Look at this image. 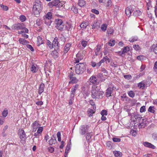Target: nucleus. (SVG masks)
Wrapping results in <instances>:
<instances>
[{
	"label": "nucleus",
	"instance_id": "1",
	"mask_svg": "<svg viewBox=\"0 0 157 157\" xmlns=\"http://www.w3.org/2000/svg\"><path fill=\"white\" fill-rule=\"evenodd\" d=\"M91 93V96L93 99L101 98L104 95V92L101 91L98 87L95 85L92 86Z\"/></svg>",
	"mask_w": 157,
	"mask_h": 157
},
{
	"label": "nucleus",
	"instance_id": "2",
	"mask_svg": "<svg viewBox=\"0 0 157 157\" xmlns=\"http://www.w3.org/2000/svg\"><path fill=\"white\" fill-rule=\"evenodd\" d=\"M42 3L39 0L35 2L33 5V12L36 17H38L42 10Z\"/></svg>",
	"mask_w": 157,
	"mask_h": 157
},
{
	"label": "nucleus",
	"instance_id": "3",
	"mask_svg": "<svg viewBox=\"0 0 157 157\" xmlns=\"http://www.w3.org/2000/svg\"><path fill=\"white\" fill-rule=\"evenodd\" d=\"M86 70V66L83 63H80L76 65L75 71L78 75L82 74Z\"/></svg>",
	"mask_w": 157,
	"mask_h": 157
},
{
	"label": "nucleus",
	"instance_id": "4",
	"mask_svg": "<svg viewBox=\"0 0 157 157\" xmlns=\"http://www.w3.org/2000/svg\"><path fill=\"white\" fill-rule=\"evenodd\" d=\"M90 82H87L85 84L84 86L82 87V90L84 95H85L86 96H88L90 94L89 91V89L90 88Z\"/></svg>",
	"mask_w": 157,
	"mask_h": 157
},
{
	"label": "nucleus",
	"instance_id": "5",
	"mask_svg": "<svg viewBox=\"0 0 157 157\" xmlns=\"http://www.w3.org/2000/svg\"><path fill=\"white\" fill-rule=\"evenodd\" d=\"M18 134L21 139V143L23 144H24L26 137V134L24 130L22 128L19 129L18 130Z\"/></svg>",
	"mask_w": 157,
	"mask_h": 157
},
{
	"label": "nucleus",
	"instance_id": "6",
	"mask_svg": "<svg viewBox=\"0 0 157 157\" xmlns=\"http://www.w3.org/2000/svg\"><path fill=\"white\" fill-rule=\"evenodd\" d=\"M56 27L59 30H63L64 28V25L63 21L60 19H55Z\"/></svg>",
	"mask_w": 157,
	"mask_h": 157
},
{
	"label": "nucleus",
	"instance_id": "7",
	"mask_svg": "<svg viewBox=\"0 0 157 157\" xmlns=\"http://www.w3.org/2000/svg\"><path fill=\"white\" fill-rule=\"evenodd\" d=\"M89 128L88 125L86 124L81 125L79 128V133L82 135H85Z\"/></svg>",
	"mask_w": 157,
	"mask_h": 157
},
{
	"label": "nucleus",
	"instance_id": "8",
	"mask_svg": "<svg viewBox=\"0 0 157 157\" xmlns=\"http://www.w3.org/2000/svg\"><path fill=\"white\" fill-rule=\"evenodd\" d=\"M135 8V6L134 5H132L127 7L125 9V14L128 17L130 16L131 15L132 13L134 11Z\"/></svg>",
	"mask_w": 157,
	"mask_h": 157
},
{
	"label": "nucleus",
	"instance_id": "9",
	"mask_svg": "<svg viewBox=\"0 0 157 157\" xmlns=\"http://www.w3.org/2000/svg\"><path fill=\"white\" fill-rule=\"evenodd\" d=\"M52 17V13L49 12L47 13L45 16V23L48 25H50L51 23L50 20Z\"/></svg>",
	"mask_w": 157,
	"mask_h": 157
},
{
	"label": "nucleus",
	"instance_id": "10",
	"mask_svg": "<svg viewBox=\"0 0 157 157\" xmlns=\"http://www.w3.org/2000/svg\"><path fill=\"white\" fill-rule=\"evenodd\" d=\"M114 86L111 85L107 89L105 93V95L107 97H109L111 96L112 92L114 90Z\"/></svg>",
	"mask_w": 157,
	"mask_h": 157
},
{
	"label": "nucleus",
	"instance_id": "11",
	"mask_svg": "<svg viewBox=\"0 0 157 157\" xmlns=\"http://www.w3.org/2000/svg\"><path fill=\"white\" fill-rule=\"evenodd\" d=\"M23 24L19 23L15 24L13 25L11 27L12 29H16L17 30L21 29L23 28Z\"/></svg>",
	"mask_w": 157,
	"mask_h": 157
},
{
	"label": "nucleus",
	"instance_id": "12",
	"mask_svg": "<svg viewBox=\"0 0 157 157\" xmlns=\"http://www.w3.org/2000/svg\"><path fill=\"white\" fill-rule=\"evenodd\" d=\"M59 2V0H53L51 2H49L48 5L50 8H52L54 6L56 7Z\"/></svg>",
	"mask_w": 157,
	"mask_h": 157
},
{
	"label": "nucleus",
	"instance_id": "13",
	"mask_svg": "<svg viewBox=\"0 0 157 157\" xmlns=\"http://www.w3.org/2000/svg\"><path fill=\"white\" fill-rule=\"evenodd\" d=\"M89 82L92 83L94 84H97L98 83L97 78L94 76H91L89 79ZM89 82V81H88Z\"/></svg>",
	"mask_w": 157,
	"mask_h": 157
},
{
	"label": "nucleus",
	"instance_id": "14",
	"mask_svg": "<svg viewBox=\"0 0 157 157\" xmlns=\"http://www.w3.org/2000/svg\"><path fill=\"white\" fill-rule=\"evenodd\" d=\"M58 38L57 37H56L53 41L52 44L53 45V48H55V49H58Z\"/></svg>",
	"mask_w": 157,
	"mask_h": 157
},
{
	"label": "nucleus",
	"instance_id": "15",
	"mask_svg": "<svg viewBox=\"0 0 157 157\" xmlns=\"http://www.w3.org/2000/svg\"><path fill=\"white\" fill-rule=\"evenodd\" d=\"M100 22L98 21H94L93 23H92L91 26H92V29L96 28L98 29L100 27Z\"/></svg>",
	"mask_w": 157,
	"mask_h": 157
},
{
	"label": "nucleus",
	"instance_id": "16",
	"mask_svg": "<svg viewBox=\"0 0 157 157\" xmlns=\"http://www.w3.org/2000/svg\"><path fill=\"white\" fill-rule=\"evenodd\" d=\"M132 117H134L135 118V120H133V121H140L142 117L140 115L137 114V113H135L133 114L132 116Z\"/></svg>",
	"mask_w": 157,
	"mask_h": 157
},
{
	"label": "nucleus",
	"instance_id": "17",
	"mask_svg": "<svg viewBox=\"0 0 157 157\" xmlns=\"http://www.w3.org/2000/svg\"><path fill=\"white\" fill-rule=\"evenodd\" d=\"M143 145L145 147H149L151 148L154 149L155 148V146L152 144H151L147 142H145L143 143Z\"/></svg>",
	"mask_w": 157,
	"mask_h": 157
},
{
	"label": "nucleus",
	"instance_id": "18",
	"mask_svg": "<svg viewBox=\"0 0 157 157\" xmlns=\"http://www.w3.org/2000/svg\"><path fill=\"white\" fill-rule=\"evenodd\" d=\"M45 87V85L44 83H42L40 85L38 89V94H41L44 91Z\"/></svg>",
	"mask_w": 157,
	"mask_h": 157
},
{
	"label": "nucleus",
	"instance_id": "19",
	"mask_svg": "<svg viewBox=\"0 0 157 157\" xmlns=\"http://www.w3.org/2000/svg\"><path fill=\"white\" fill-rule=\"evenodd\" d=\"M56 141V135H53L51 137V139L48 141L49 144L50 145H52L55 144Z\"/></svg>",
	"mask_w": 157,
	"mask_h": 157
},
{
	"label": "nucleus",
	"instance_id": "20",
	"mask_svg": "<svg viewBox=\"0 0 157 157\" xmlns=\"http://www.w3.org/2000/svg\"><path fill=\"white\" fill-rule=\"evenodd\" d=\"M51 55L55 59H56L58 57V53L56 50L53 51L51 53Z\"/></svg>",
	"mask_w": 157,
	"mask_h": 157
},
{
	"label": "nucleus",
	"instance_id": "21",
	"mask_svg": "<svg viewBox=\"0 0 157 157\" xmlns=\"http://www.w3.org/2000/svg\"><path fill=\"white\" fill-rule=\"evenodd\" d=\"M19 41L20 44L23 45H26L29 43V42L23 38H20L19 39Z\"/></svg>",
	"mask_w": 157,
	"mask_h": 157
},
{
	"label": "nucleus",
	"instance_id": "22",
	"mask_svg": "<svg viewBox=\"0 0 157 157\" xmlns=\"http://www.w3.org/2000/svg\"><path fill=\"white\" fill-rule=\"evenodd\" d=\"M71 44L69 43L67 44L64 47V53H67L69 50Z\"/></svg>",
	"mask_w": 157,
	"mask_h": 157
},
{
	"label": "nucleus",
	"instance_id": "23",
	"mask_svg": "<svg viewBox=\"0 0 157 157\" xmlns=\"http://www.w3.org/2000/svg\"><path fill=\"white\" fill-rule=\"evenodd\" d=\"M40 126L39 124L36 121H35L32 124V126L33 129V131L35 129V131H36V129L38 128Z\"/></svg>",
	"mask_w": 157,
	"mask_h": 157
},
{
	"label": "nucleus",
	"instance_id": "24",
	"mask_svg": "<svg viewBox=\"0 0 157 157\" xmlns=\"http://www.w3.org/2000/svg\"><path fill=\"white\" fill-rule=\"evenodd\" d=\"M37 44L38 46H39L41 44L43 43V40H42V37L40 36L37 37Z\"/></svg>",
	"mask_w": 157,
	"mask_h": 157
},
{
	"label": "nucleus",
	"instance_id": "25",
	"mask_svg": "<svg viewBox=\"0 0 157 157\" xmlns=\"http://www.w3.org/2000/svg\"><path fill=\"white\" fill-rule=\"evenodd\" d=\"M31 71L33 73L36 72L37 71V66L36 64H33L31 68Z\"/></svg>",
	"mask_w": 157,
	"mask_h": 157
},
{
	"label": "nucleus",
	"instance_id": "26",
	"mask_svg": "<svg viewBox=\"0 0 157 157\" xmlns=\"http://www.w3.org/2000/svg\"><path fill=\"white\" fill-rule=\"evenodd\" d=\"M133 15L135 17H138L141 15V12L139 10H136L134 11Z\"/></svg>",
	"mask_w": 157,
	"mask_h": 157
},
{
	"label": "nucleus",
	"instance_id": "27",
	"mask_svg": "<svg viewBox=\"0 0 157 157\" xmlns=\"http://www.w3.org/2000/svg\"><path fill=\"white\" fill-rule=\"evenodd\" d=\"M86 4L84 0H79L78 2V5L81 7L84 6Z\"/></svg>",
	"mask_w": 157,
	"mask_h": 157
},
{
	"label": "nucleus",
	"instance_id": "28",
	"mask_svg": "<svg viewBox=\"0 0 157 157\" xmlns=\"http://www.w3.org/2000/svg\"><path fill=\"white\" fill-rule=\"evenodd\" d=\"M79 87V85L78 84H76L71 88V92L75 93L76 90L78 89Z\"/></svg>",
	"mask_w": 157,
	"mask_h": 157
},
{
	"label": "nucleus",
	"instance_id": "29",
	"mask_svg": "<svg viewBox=\"0 0 157 157\" xmlns=\"http://www.w3.org/2000/svg\"><path fill=\"white\" fill-rule=\"evenodd\" d=\"M115 157L121 156L122 155V153L121 152L118 151H115L113 152Z\"/></svg>",
	"mask_w": 157,
	"mask_h": 157
},
{
	"label": "nucleus",
	"instance_id": "30",
	"mask_svg": "<svg viewBox=\"0 0 157 157\" xmlns=\"http://www.w3.org/2000/svg\"><path fill=\"white\" fill-rule=\"evenodd\" d=\"M101 49V47L100 45H98L95 51V54L97 56L99 54V53Z\"/></svg>",
	"mask_w": 157,
	"mask_h": 157
},
{
	"label": "nucleus",
	"instance_id": "31",
	"mask_svg": "<svg viewBox=\"0 0 157 157\" xmlns=\"http://www.w3.org/2000/svg\"><path fill=\"white\" fill-rule=\"evenodd\" d=\"M152 48L153 49V51L155 53V54H157V44L156 46L155 45H153L151 47V51H152Z\"/></svg>",
	"mask_w": 157,
	"mask_h": 157
},
{
	"label": "nucleus",
	"instance_id": "32",
	"mask_svg": "<svg viewBox=\"0 0 157 157\" xmlns=\"http://www.w3.org/2000/svg\"><path fill=\"white\" fill-rule=\"evenodd\" d=\"M146 122H142L140 123L138 125V127L139 128H144L146 126Z\"/></svg>",
	"mask_w": 157,
	"mask_h": 157
},
{
	"label": "nucleus",
	"instance_id": "33",
	"mask_svg": "<svg viewBox=\"0 0 157 157\" xmlns=\"http://www.w3.org/2000/svg\"><path fill=\"white\" fill-rule=\"evenodd\" d=\"M138 86L140 89H143L145 87V84L143 82H141L138 84Z\"/></svg>",
	"mask_w": 157,
	"mask_h": 157
},
{
	"label": "nucleus",
	"instance_id": "34",
	"mask_svg": "<svg viewBox=\"0 0 157 157\" xmlns=\"http://www.w3.org/2000/svg\"><path fill=\"white\" fill-rule=\"evenodd\" d=\"M71 10L73 12L75 13H77L78 12V10L76 6H73L71 8Z\"/></svg>",
	"mask_w": 157,
	"mask_h": 157
},
{
	"label": "nucleus",
	"instance_id": "35",
	"mask_svg": "<svg viewBox=\"0 0 157 157\" xmlns=\"http://www.w3.org/2000/svg\"><path fill=\"white\" fill-rule=\"evenodd\" d=\"M88 116L90 117L93 115V113H94V112H93V110L92 109H89L87 111Z\"/></svg>",
	"mask_w": 157,
	"mask_h": 157
},
{
	"label": "nucleus",
	"instance_id": "36",
	"mask_svg": "<svg viewBox=\"0 0 157 157\" xmlns=\"http://www.w3.org/2000/svg\"><path fill=\"white\" fill-rule=\"evenodd\" d=\"M71 82H69V83H76L78 82V80L75 77H73L70 79Z\"/></svg>",
	"mask_w": 157,
	"mask_h": 157
},
{
	"label": "nucleus",
	"instance_id": "37",
	"mask_svg": "<svg viewBox=\"0 0 157 157\" xmlns=\"http://www.w3.org/2000/svg\"><path fill=\"white\" fill-rule=\"evenodd\" d=\"M88 25V23L83 22L80 25V26L81 28L85 29Z\"/></svg>",
	"mask_w": 157,
	"mask_h": 157
},
{
	"label": "nucleus",
	"instance_id": "38",
	"mask_svg": "<svg viewBox=\"0 0 157 157\" xmlns=\"http://www.w3.org/2000/svg\"><path fill=\"white\" fill-rule=\"evenodd\" d=\"M115 43V41L114 40H110L108 43L109 45L110 46H113Z\"/></svg>",
	"mask_w": 157,
	"mask_h": 157
},
{
	"label": "nucleus",
	"instance_id": "39",
	"mask_svg": "<svg viewBox=\"0 0 157 157\" xmlns=\"http://www.w3.org/2000/svg\"><path fill=\"white\" fill-rule=\"evenodd\" d=\"M107 27V25L106 24H102L101 26V29L102 31H105Z\"/></svg>",
	"mask_w": 157,
	"mask_h": 157
},
{
	"label": "nucleus",
	"instance_id": "40",
	"mask_svg": "<svg viewBox=\"0 0 157 157\" xmlns=\"http://www.w3.org/2000/svg\"><path fill=\"white\" fill-rule=\"evenodd\" d=\"M89 103L91 105L93 106V109L95 110L96 109V107L94 101L92 100H90L89 101Z\"/></svg>",
	"mask_w": 157,
	"mask_h": 157
},
{
	"label": "nucleus",
	"instance_id": "41",
	"mask_svg": "<svg viewBox=\"0 0 157 157\" xmlns=\"http://www.w3.org/2000/svg\"><path fill=\"white\" fill-rule=\"evenodd\" d=\"M112 2L111 0H108L106 1L105 4H106V6L108 7H110L112 6Z\"/></svg>",
	"mask_w": 157,
	"mask_h": 157
},
{
	"label": "nucleus",
	"instance_id": "42",
	"mask_svg": "<svg viewBox=\"0 0 157 157\" xmlns=\"http://www.w3.org/2000/svg\"><path fill=\"white\" fill-rule=\"evenodd\" d=\"M8 114V110L7 109H5L2 112V117L4 118L6 117Z\"/></svg>",
	"mask_w": 157,
	"mask_h": 157
},
{
	"label": "nucleus",
	"instance_id": "43",
	"mask_svg": "<svg viewBox=\"0 0 157 157\" xmlns=\"http://www.w3.org/2000/svg\"><path fill=\"white\" fill-rule=\"evenodd\" d=\"M130 50V48L128 46H126L123 49V51L125 54V53L128 52Z\"/></svg>",
	"mask_w": 157,
	"mask_h": 157
},
{
	"label": "nucleus",
	"instance_id": "44",
	"mask_svg": "<svg viewBox=\"0 0 157 157\" xmlns=\"http://www.w3.org/2000/svg\"><path fill=\"white\" fill-rule=\"evenodd\" d=\"M97 77L100 79H101V81H104L105 80V79L103 78V76L102 74L101 73H99L97 75Z\"/></svg>",
	"mask_w": 157,
	"mask_h": 157
},
{
	"label": "nucleus",
	"instance_id": "45",
	"mask_svg": "<svg viewBox=\"0 0 157 157\" xmlns=\"http://www.w3.org/2000/svg\"><path fill=\"white\" fill-rule=\"evenodd\" d=\"M154 108L153 106H150L148 109V111L151 113H154L155 111L154 109Z\"/></svg>",
	"mask_w": 157,
	"mask_h": 157
},
{
	"label": "nucleus",
	"instance_id": "46",
	"mask_svg": "<svg viewBox=\"0 0 157 157\" xmlns=\"http://www.w3.org/2000/svg\"><path fill=\"white\" fill-rule=\"evenodd\" d=\"M128 94L129 96L132 98H133L135 96V94L134 93L132 90L129 91Z\"/></svg>",
	"mask_w": 157,
	"mask_h": 157
},
{
	"label": "nucleus",
	"instance_id": "47",
	"mask_svg": "<svg viewBox=\"0 0 157 157\" xmlns=\"http://www.w3.org/2000/svg\"><path fill=\"white\" fill-rule=\"evenodd\" d=\"M138 38L137 37H133L129 39V41L130 42H134L137 40Z\"/></svg>",
	"mask_w": 157,
	"mask_h": 157
},
{
	"label": "nucleus",
	"instance_id": "48",
	"mask_svg": "<svg viewBox=\"0 0 157 157\" xmlns=\"http://www.w3.org/2000/svg\"><path fill=\"white\" fill-rule=\"evenodd\" d=\"M47 45L50 49H52L53 48V45L52 43L49 40H48L47 43Z\"/></svg>",
	"mask_w": 157,
	"mask_h": 157
},
{
	"label": "nucleus",
	"instance_id": "49",
	"mask_svg": "<svg viewBox=\"0 0 157 157\" xmlns=\"http://www.w3.org/2000/svg\"><path fill=\"white\" fill-rule=\"evenodd\" d=\"M57 136L58 138V141L60 142L61 141V133L60 132H58L57 133Z\"/></svg>",
	"mask_w": 157,
	"mask_h": 157
},
{
	"label": "nucleus",
	"instance_id": "50",
	"mask_svg": "<svg viewBox=\"0 0 157 157\" xmlns=\"http://www.w3.org/2000/svg\"><path fill=\"white\" fill-rule=\"evenodd\" d=\"M144 58H145V57L144 56L140 55V56H138L136 58L138 60H139L140 61H142L144 59Z\"/></svg>",
	"mask_w": 157,
	"mask_h": 157
},
{
	"label": "nucleus",
	"instance_id": "51",
	"mask_svg": "<svg viewBox=\"0 0 157 157\" xmlns=\"http://www.w3.org/2000/svg\"><path fill=\"white\" fill-rule=\"evenodd\" d=\"M92 135L91 134V132L86 133V139L87 140H89L91 137Z\"/></svg>",
	"mask_w": 157,
	"mask_h": 157
},
{
	"label": "nucleus",
	"instance_id": "52",
	"mask_svg": "<svg viewBox=\"0 0 157 157\" xmlns=\"http://www.w3.org/2000/svg\"><path fill=\"white\" fill-rule=\"evenodd\" d=\"M0 6L4 10L7 11L8 10V8L7 6L1 4L0 5Z\"/></svg>",
	"mask_w": 157,
	"mask_h": 157
},
{
	"label": "nucleus",
	"instance_id": "53",
	"mask_svg": "<svg viewBox=\"0 0 157 157\" xmlns=\"http://www.w3.org/2000/svg\"><path fill=\"white\" fill-rule=\"evenodd\" d=\"M20 19L22 22L25 21L26 19V17L23 15H21L20 17Z\"/></svg>",
	"mask_w": 157,
	"mask_h": 157
},
{
	"label": "nucleus",
	"instance_id": "54",
	"mask_svg": "<svg viewBox=\"0 0 157 157\" xmlns=\"http://www.w3.org/2000/svg\"><path fill=\"white\" fill-rule=\"evenodd\" d=\"M5 121V118L2 116H0V124L2 125Z\"/></svg>",
	"mask_w": 157,
	"mask_h": 157
},
{
	"label": "nucleus",
	"instance_id": "55",
	"mask_svg": "<svg viewBox=\"0 0 157 157\" xmlns=\"http://www.w3.org/2000/svg\"><path fill=\"white\" fill-rule=\"evenodd\" d=\"M146 111L145 106H143L140 108V111L141 113L144 112Z\"/></svg>",
	"mask_w": 157,
	"mask_h": 157
},
{
	"label": "nucleus",
	"instance_id": "56",
	"mask_svg": "<svg viewBox=\"0 0 157 157\" xmlns=\"http://www.w3.org/2000/svg\"><path fill=\"white\" fill-rule=\"evenodd\" d=\"M43 130V128L42 127H39L37 130V132L39 134H41Z\"/></svg>",
	"mask_w": 157,
	"mask_h": 157
},
{
	"label": "nucleus",
	"instance_id": "57",
	"mask_svg": "<svg viewBox=\"0 0 157 157\" xmlns=\"http://www.w3.org/2000/svg\"><path fill=\"white\" fill-rule=\"evenodd\" d=\"M87 42L86 41L82 40L81 42V44L83 47H85L87 45Z\"/></svg>",
	"mask_w": 157,
	"mask_h": 157
},
{
	"label": "nucleus",
	"instance_id": "58",
	"mask_svg": "<svg viewBox=\"0 0 157 157\" xmlns=\"http://www.w3.org/2000/svg\"><path fill=\"white\" fill-rule=\"evenodd\" d=\"M41 20L39 19H37L36 21V24L38 25L39 26L41 25Z\"/></svg>",
	"mask_w": 157,
	"mask_h": 157
},
{
	"label": "nucleus",
	"instance_id": "59",
	"mask_svg": "<svg viewBox=\"0 0 157 157\" xmlns=\"http://www.w3.org/2000/svg\"><path fill=\"white\" fill-rule=\"evenodd\" d=\"M117 53L118 55H119L120 56L124 57V55L125 54L122 51V52L121 51H118L117 52Z\"/></svg>",
	"mask_w": 157,
	"mask_h": 157
},
{
	"label": "nucleus",
	"instance_id": "60",
	"mask_svg": "<svg viewBox=\"0 0 157 157\" xmlns=\"http://www.w3.org/2000/svg\"><path fill=\"white\" fill-rule=\"evenodd\" d=\"M113 142H119L121 141V139L120 138H113Z\"/></svg>",
	"mask_w": 157,
	"mask_h": 157
},
{
	"label": "nucleus",
	"instance_id": "61",
	"mask_svg": "<svg viewBox=\"0 0 157 157\" xmlns=\"http://www.w3.org/2000/svg\"><path fill=\"white\" fill-rule=\"evenodd\" d=\"M48 151L50 153H52L54 151V148L52 147H50L48 148Z\"/></svg>",
	"mask_w": 157,
	"mask_h": 157
},
{
	"label": "nucleus",
	"instance_id": "62",
	"mask_svg": "<svg viewBox=\"0 0 157 157\" xmlns=\"http://www.w3.org/2000/svg\"><path fill=\"white\" fill-rule=\"evenodd\" d=\"M101 115H106L107 114V111L105 110H102L101 112Z\"/></svg>",
	"mask_w": 157,
	"mask_h": 157
},
{
	"label": "nucleus",
	"instance_id": "63",
	"mask_svg": "<svg viewBox=\"0 0 157 157\" xmlns=\"http://www.w3.org/2000/svg\"><path fill=\"white\" fill-rule=\"evenodd\" d=\"M74 74L73 73V72L71 71L69 75L68 76L70 79L71 78H72L73 77H74Z\"/></svg>",
	"mask_w": 157,
	"mask_h": 157
},
{
	"label": "nucleus",
	"instance_id": "64",
	"mask_svg": "<svg viewBox=\"0 0 157 157\" xmlns=\"http://www.w3.org/2000/svg\"><path fill=\"white\" fill-rule=\"evenodd\" d=\"M106 144L107 146L109 148H111L112 147V143L110 141H108L106 142Z\"/></svg>",
	"mask_w": 157,
	"mask_h": 157
}]
</instances>
